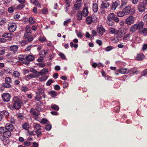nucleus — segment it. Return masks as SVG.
Wrapping results in <instances>:
<instances>
[{"mask_svg":"<svg viewBox=\"0 0 147 147\" xmlns=\"http://www.w3.org/2000/svg\"><path fill=\"white\" fill-rule=\"evenodd\" d=\"M22 102L21 100L19 98H17L13 101V106L15 109H19L22 105Z\"/></svg>","mask_w":147,"mask_h":147,"instance_id":"obj_2","label":"nucleus"},{"mask_svg":"<svg viewBox=\"0 0 147 147\" xmlns=\"http://www.w3.org/2000/svg\"><path fill=\"white\" fill-rule=\"evenodd\" d=\"M16 24L14 22H10L8 26V29L10 32H13L15 31L16 28Z\"/></svg>","mask_w":147,"mask_h":147,"instance_id":"obj_4","label":"nucleus"},{"mask_svg":"<svg viewBox=\"0 0 147 147\" xmlns=\"http://www.w3.org/2000/svg\"><path fill=\"white\" fill-rule=\"evenodd\" d=\"M141 32L144 35L147 36V29L146 28H144Z\"/></svg>","mask_w":147,"mask_h":147,"instance_id":"obj_45","label":"nucleus"},{"mask_svg":"<svg viewBox=\"0 0 147 147\" xmlns=\"http://www.w3.org/2000/svg\"><path fill=\"white\" fill-rule=\"evenodd\" d=\"M48 94L49 95H50L52 97H54V96H56L57 95V92L54 91H51L49 92Z\"/></svg>","mask_w":147,"mask_h":147,"instance_id":"obj_31","label":"nucleus"},{"mask_svg":"<svg viewBox=\"0 0 147 147\" xmlns=\"http://www.w3.org/2000/svg\"><path fill=\"white\" fill-rule=\"evenodd\" d=\"M29 22L30 24H32L34 23V21L32 17H30L29 19Z\"/></svg>","mask_w":147,"mask_h":147,"instance_id":"obj_50","label":"nucleus"},{"mask_svg":"<svg viewBox=\"0 0 147 147\" xmlns=\"http://www.w3.org/2000/svg\"><path fill=\"white\" fill-rule=\"evenodd\" d=\"M119 20V18L113 13H110L107 16L106 20V23L109 26H112L114 24V21L118 22Z\"/></svg>","mask_w":147,"mask_h":147,"instance_id":"obj_1","label":"nucleus"},{"mask_svg":"<svg viewBox=\"0 0 147 147\" xmlns=\"http://www.w3.org/2000/svg\"><path fill=\"white\" fill-rule=\"evenodd\" d=\"M36 133V131H30L28 132V133L29 135L31 136H33L35 135V134Z\"/></svg>","mask_w":147,"mask_h":147,"instance_id":"obj_60","label":"nucleus"},{"mask_svg":"<svg viewBox=\"0 0 147 147\" xmlns=\"http://www.w3.org/2000/svg\"><path fill=\"white\" fill-rule=\"evenodd\" d=\"M92 9L94 12H96L98 10L97 4L96 3H94L92 4Z\"/></svg>","mask_w":147,"mask_h":147,"instance_id":"obj_26","label":"nucleus"},{"mask_svg":"<svg viewBox=\"0 0 147 147\" xmlns=\"http://www.w3.org/2000/svg\"><path fill=\"white\" fill-rule=\"evenodd\" d=\"M27 41H26V40H24L20 42V44H21V45L22 46L24 45H25L26 44V43H27Z\"/></svg>","mask_w":147,"mask_h":147,"instance_id":"obj_59","label":"nucleus"},{"mask_svg":"<svg viewBox=\"0 0 147 147\" xmlns=\"http://www.w3.org/2000/svg\"><path fill=\"white\" fill-rule=\"evenodd\" d=\"M97 31L100 35H102L103 33L105 31V30L103 26L100 25L97 27Z\"/></svg>","mask_w":147,"mask_h":147,"instance_id":"obj_9","label":"nucleus"},{"mask_svg":"<svg viewBox=\"0 0 147 147\" xmlns=\"http://www.w3.org/2000/svg\"><path fill=\"white\" fill-rule=\"evenodd\" d=\"M89 13L88 9L87 7L84 8L82 11V14L83 16L86 17L87 16Z\"/></svg>","mask_w":147,"mask_h":147,"instance_id":"obj_19","label":"nucleus"},{"mask_svg":"<svg viewBox=\"0 0 147 147\" xmlns=\"http://www.w3.org/2000/svg\"><path fill=\"white\" fill-rule=\"evenodd\" d=\"M144 57V56L142 53H140L137 54L136 57L137 60L140 61L142 60Z\"/></svg>","mask_w":147,"mask_h":147,"instance_id":"obj_15","label":"nucleus"},{"mask_svg":"<svg viewBox=\"0 0 147 147\" xmlns=\"http://www.w3.org/2000/svg\"><path fill=\"white\" fill-rule=\"evenodd\" d=\"M30 113L32 115L34 116L37 117L39 114V113L36 112L35 111L34 109L32 108L30 111Z\"/></svg>","mask_w":147,"mask_h":147,"instance_id":"obj_20","label":"nucleus"},{"mask_svg":"<svg viewBox=\"0 0 147 147\" xmlns=\"http://www.w3.org/2000/svg\"><path fill=\"white\" fill-rule=\"evenodd\" d=\"M13 76L16 78L19 79L20 77V74L18 71H13Z\"/></svg>","mask_w":147,"mask_h":147,"instance_id":"obj_23","label":"nucleus"},{"mask_svg":"<svg viewBox=\"0 0 147 147\" xmlns=\"http://www.w3.org/2000/svg\"><path fill=\"white\" fill-rule=\"evenodd\" d=\"M117 16L119 17H122L124 16L125 14L123 11H119L117 13Z\"/></svg>","mask_w":147,"mask_h":147,"instance_id":"obj_43","label":"nucleus"},{"mask_svg":"<svg viewBox=\"0 0 147 147\" xmlns=\"http://www.w3.org/2000/svg\"><path fill=\"white\" fill-rule=\"evenodd\" d=\"M120 1L119 0H117L115 2H113L111 6L112 9L113 10H115L120 5Z\"/></svg>","mask_w":147,"mask_h":147,"instance_id":"obj_10","label":"nucleus"},{"mask_svg":"<svg viewBox=\"0 0 147 147\" xmlns=\"http://www.w3.org/2000/svg\"><path fill=\"white\" fill-rule=\"evenodd\" d=\"M36 77L33 74H30L25 77L26 80L27 81Z\"/></svg>","mask_w":147,"mask_h":147,"instance_id":"obj_16","label":"nucleus"},{"mask_svg":"<svg viewBox=\"0 0 147 147\" xmlns=\"http://www.w3.org/2000/svg\"><path fill=\"white\" fill-rule=\"evenodd\" d=\"M59 56L63 59H65L66 57L65 55L62 53H60L59 54Z\"/></svg>","mask_w":147,"mask_h":147,"instance_id":"obj_63","label":"nucleus"},{"mask_svg":"<svg viewBox=\"0 0 147 147\" xmlns=\"http://www.w3.org/2000/svg\"><path fill=\"white\" fill-rule=\"evenodd\" d=\"M21 90L22 91L26 92L28 90V88L26 86H23Z\"/></svg>","mask_w":147,"mask_h":147,"instance_id":"obj_62","label":"nucleus"},{"mask_svg":"<svg viewBox=\"0 0 147 147\" xmlns=\"http://www.w3.org/2000/svg\"><path fill=\"white\" fill-rule=\"evenodd\" d=\"M109 5L110 4L109 3H105L104 2H102L101 5L100 7L101 8H107L109 7Z\"/></svg>","mask_w":147,"mask_h":147,"instance_id":"obj_22","label":"nucleus"},{"mask_svg":"<svg viewBox=\"0 0 147 147\" xmlns=\"http://www.w3.org/2000/svg\"><path fill=\"white\" fill-rule=\"evenodd\" d=\"M147 49V44H144L143 45L142 50L144 51Z\"/></svg>","mask_w":147,"mask_h":147,"instance_id":"obj_64","label":"nucleus"},{"mask_svg":"<svg viewBox=\"0 0 147 147\" xmlns=\"http://www.w3.org/2000/svg\"><path fill=\"white\" fill-rule=\"evenodd\" d=\"M6 22V20L5 19H0V25H3Z\"/></svg>","mask_w":147,"mask_h":147,"instance_id":"obj_51","label":"nucleus"},{"mask_svg":"<svg viewBox=\"0 0 147 147\" xmlns=\"http://www.w3.org/2000/svg\"><path fill=\"white\" fill-rule=\"evenodd\" d=\"M130 35V34L129 33L126 35L123 38V40L124 41H126L129 40Z\"/></svg>","mask_w":147,"mask_h":147,"instance_id":"obj_35","label":"nucleus"},{"mask_svg":"<svg viewBox=\"0 0 147 147\" xmlns=\"http://www.w3.org/2000/svg\"><path fill=\"white\" fill-rule=\"evenodd\" d=\"M5 127H0V134H3L6 130Z\"/></svg>","mask_w":147,"mask_h":147,"instance_id":"obj_40","label":"nucleus"},{"mask_svg":"<svg viewBox=\"0 0 147 147\" xmlns=\"http://www.w3.org/2000/svg\"><path fill=\"white\" fill-rule=\"evenodd\" d=\"M48 72V71L47 69H44L41 70L40 71L38 72V73L41 75H43L47 74Z\"/></svg>","mask_w":147,"mask_h":147,"instance_id":"obj_29","label":"nucleus"},{"mask_svg":"<svg viewBox=\"0 0 147 147\" xmlns=\"http://www.w3.org/2000/svg\"><path fill=\"white\" fill-rule=\"evenodd\" d=\"M124 28L122 27H120L119 28L118 30H116V35H118L119 36L121 35L123 33V31Z\"/></svg>","mask_w":147,"mask_h":147,"instance_id":"obj_17","label":"nucleus"},{"mask_svg":"<svg viewBox=\"0 0 147 147\" xmlns=\"http://www.w3.org/2000/svg\"><path fill=\"white\" fill-rule=\"evenodd\" d=\"M23 128L26 129H28L29 128V125L28 123H26L22 125Z\"/></svg>","mask_w":147,"mask_h":147,"instance_id":"obj_47","label":"nucleus"},{"mask_svg":"<svg viewBox=\"0 0 147 147\" xmlns=\"http://www.w3.org/2000/svg\"><path fill=\"white\" fill-rule=\"evenodd\" d=\"M33 127L37 130H40L41 129V126L38 124H36L33 126Z\"/></svg>","mask_w":147,"mask_h":147,"instance_id":"obj_37","label":"nucleus"},{"mask_svg":"<svg viewBox=\"0 0 147 147\" xmlns=\"http://www.w3.org/2000/svg\"><path fill=\"white\" fill-rule=\"evenodd\" d=\"M96 18L94 16H88L86 20V23L88 24H90L93 23H96L97 22Z\"/></svg>","mask_w":147,"mask_h":147,"instance_id":"obj_3","label":"nucleus"},{"mask_svg":"<svg viewBox=\"0 0 147 147\" xmlns=\"http://www.w3.org/2000/svg\"><path fill=\"white\" fill-rule=\"evenodd\" d=\"M138 28L137 27V24H134L132 25L130 28V30L131 32H134L136 31Z\"/></svg>","mask_w":147,"mask_h":147,"instance_id":"obj_24","label":"nucleus"},{"mask_svg":"<svg viewBox=\"0 0 147 147\" xmlns=\"http://www.w3.org/2000/svg\"><path fill=\"white\" fill-rule=\"evenodd\" d=\"M47 79V77L46 76H43L42 77L40 78H39V80L40 81H44L46 80Z\"/></svg>","mask_w":147,"mask_h":147,"instance_id":"obj_57","label":"nucleus"},{"mask_svg":"<svg viewBox=\"0 0 147 147\" xmlns=\"http://www.w3.org/2000/svg\"><path fill=\"white\" fill-rule=\"evenodd\" d=\"M25 57L24 55H20L19 56L18 58L19 60L22 61L25 59Z\"/></svg>","mask_w":147,"mask_h":147,"instance_id":"obj_44","label":"nucleus"},{"mask_svg":"<svg viewBox=\"0 0 147 147\" xmlns=\"http://www.w3.org/2000/svg\"><path fill=\"white\" fill-rule=\"evenodd\" d=\"M18 47L17 45H13L9 47L10 51L14 53H16L17 52Z\"/></svg>","mask_w":147,"mask_h":147,"instance_id":"obj_13","label":"nucleus"},{"mask_svg":"<svg viewBox=\"0 0 147 147\" xmlns=\"http://www.w3.org/2000/svg\"><path fill=\"white\" fill-rule=\"evenodd\" d=\"M113 49V47L112 46H109L105 48V50L106 51H109L111 50L112 49Z\"/></svg>","mask_w":147,"mask_h":147,"instance_id":"obj_53","label":"nucleus"},{"mask_svg":"<svg viewBox=\"0 0 147 147\" xmlns=\"http://www.w3.org/2000/svg\"><path fill=\"white\" fill-rule=\"evenodd\" d=\"M14 10V8L13 7H10L8 9V11L10 13H12L13 12Z\"/></svg>","mask_w":147,"mask_h":147,"instance_id":"obj_49","label":"nucleus"},{"mask_svg":"<svg viewBox=\"0 0 147 147\" xmlns=\"http://www.w3.org/2000/svg\"><path fill=\"white\" fill-rule=\"evenodd\" d=\"M123 10L125 14L128 15L131 10V7L130 6H127L124 8Z\"/></svg>","mask_w":147,"mask_h":147,"instance_id":"obj_12","label":"nucleus"},{"mask_svg":"<svg viewBox=\"0 0 147 147\" xmlns=\"http://www.w3.org/2000/svg\"><path fill=\"white\" fill-rule=\"evenodd\" d=\"M11 131L6 130L3 134V136L5 138H8L11 135Z\"/></svg>","mask_w":147,"mask_h":147,"instance_id":"obj_21","label":"nucleus"},{"mask_svg":"<svg viewBox=\"0 0 147 147\" xmlns=\"http://www.w3.org/2000/svg\"><path fill=\"white\" fill-rule=\"evenodd\" d=\"M109 30L111 33L116 35V30L114 28H109Z\"/></svg>","mask_w":147,"mask_h":147,"instance_id":"obj_38","label":"nucleus"},{"mask_svg":"<svg viewBox=\"0 0 147 147\" xmlns=\"http://www.w3.org/2000/svg\"><path fill=\"white\" fill-rule=\"evenodd\" d=\"M34 59V57L32 55H29L26 56L25 59L30 61H33Z\"/></svg>","mask_w":147,"mask_h":147,"instance_id":"obj_27","label":"nucleus"},{"mask_svg":"<svg viewBox=\"0 0 147 147\" xmlns=\"http://www.w3.org/2000/svg\"><path fill=\"white\" fill-rule=\"evenodd\" d=\"M136 42L137 43H140L142 41V40L139 37H136L135 40Z\"/></svg>","mask_w":147,"mask_h":147,"instance_id":"obj_52","label":"nucleus"},{"mask_svg":"<svg viewBox=\"0 0 147 147\" xmlns=\"http://www.w3.org/2000/svg\"><path fill=\"white\" fill-rule=\"evenodd\" d=\"M53 82V81L51 79H50L46 83V85L48 86H50Z\"/></svg>","mask_w":147,"mask_h":147,"instance_id":"obj_58","label":"nucleus"},{"mask_svg":"<svg viewBox=\"0 0 147 147\" xmlns=\"http://www.w3.org/2000/svg\"><path fill=\"white\" fill-rule=\"evenodd\" d=\"M45 128L47 130L49 131L51 128V126L50 124H47L46 125Z\"/></svg>","mask_w":147,"mask_h":147,"instance_id":"obj_48","label":"nucleus"},{"mask_svg":"<svg viewBox=\"0 0 147 147\" xmlns=\"http://www.w3.org/2000/svg\"><path fill=\"white\" fill-rule=\"evenodd\" d=\"M77 19L78 20H81L82 18L83 14L81 11H79L77 13Z\"/></svg>","mask_w":147,"mask_h":147,"instance_id":"obj_14","label":"nucleus"},{"mask_svg":"<svg viewBox=\"0 0 147 147\" xmlns=\"http://www.w3.org/2000/svg\"><path fill=\"white\" fill-rule=\"evenodd\" d=\"M118 71L120 74H127L129 72V70L125 69H121L118 70Z\"/></svg>","mask_w":147,"mask_h":147,"instance_id":"obj_18","label":"nucleus"},{"mask_svg":"<svg viewBox=\"0 0 147 147\" xmlns=\"http://www.w3.org/2000/svg\"><path fill=\"white\" fill-rule=\"evenodd\" d=\"M41 99V97L39 93L36 92V95L35 97V100L36 101H39Z\"/></svg>","mask_w":147,"mask_h":147,"instance_id":"obj_33","label":"nucleus"},{"mask_svg":"<svg viewBox=\"0 0 147 147\" xmlns=\"http://www.w3.org/2000/svg\"><path fill=\"white\" fill-rule=\"evenodd\" d=\"M13 34L10 33H5L3 35V36L5 38H11Z\"/></svg>","mask_w":147,"mask_h":147,"instance_id":"obj_30","label":"nucleus"},{"mask_svg":"<svg viewBox=\"0 0 147 147\" xmlns=\"http://www.w3.org/2000/svg\"><path fill=\"white\" fill-rule=\"evenodd\" d=\"M147 6L142 2L140 3L138 6V10L140 12H144L145 9H147Z\"/></svg>","mask_w":147,"mask_h":147,"instance_id":"obj_5","label":"nucleus"},{"mask_svg":"<svg viewBox=\"0 0 147 147\" xmlns=\"http://www.w3.org/2000/svg\"><path fill=\"white\" fill-rule=\"evenodd\" d=\"M38 90L39 92L41 94H43L44 92L43 90L41 88H38Z\"/></svg>","mask_w":147,"mask_h":147,"instance_id":"obj_61","label":"nucleus"},{"mask_svg":"<svg viewBox=\"0 0 147 147\" xmlns=\"http://www.w3.org/2000/svg\"><path fill=\"white\" fill-rule=\"evenodd\" d=\"M144 24L142 22H140L137 24V27L138 29L142 28L143 27Z\"/></svg>","mask_w":147,"mask_h":147,"instance_id":"obj_32","label":"nucleus"},{"mask_svg":"<svg viewBox=\"0 0 147 147\" xmlns=\"http://www.w3.org/2000/svg\"><path fill=\"white\" fill-rule=\"evenodd\" d=\"M47 122V120L45 119H42L40 121V123L42 124L46 123Z\"/></svg>","mask_w":147,"mask_h":147,"instance_id":"obj_55","label":"nucleus"},{"mask_svg":"<svg viewBox=\"0 0 147 147\" xmlns=\"http://www.w3.org/2000/svg\"><path fill=\"white\" fill-rule=\"evenodd\" d=\"M48 52L45 51V50H42L40 53V57L41 58H43L45 57L46 55L47 54Z\"/></svg>","mask_w":147,"mask_h":147,"instance_id":"obj_28","label":"nucleus"},{"mask_svg":"<svg viewBox=\"0 0 147 147\" xmlns=\"http://www.w3.org/2000/svg\"><path fill=\"white\" fill-rule=\"evenodd\" d=\"M28 33H25L24 34V36L25 39H27L31 36V35L28 34Z\"/></svg>","mask_w":147,"mask_h":147,"instance_id":"obj_56","label":"nucleus"},{"mask_svg":"<svg viewBox=\"0 0 147 147\" xmlns=\"http://www.w3.org/2000/svg\"><path fill=\"white\" fill-rule=\"evenodd\" d=\"M51 107L52 109H53L56 111H58L59 109V107L55 105H52Z\"/></svg>","mask_w":147,"mask_h":147,"instance_id":"obj_42","label":"nucleus"},{"mask_svg":"<svg viewBox=\"0 0 147 147\" xmlns=\"http://www.w3.org/2000/svg\"><path fill=\"white\" fill-rule=\"evenodd\" d=\"M35 134L37 135L38 137H39L40 136H41L42 133L40 131L37 130L36 131V133Z\"/></svg>","mask_w":147,"mask_h":147,"instance_id":"obj_54","label":"nucleus"},{"mask_svg":"<svg viewBox=\"0 0 147 147\" xmlns=\"http://www.w3.org/2000/svg\"><path fill=\"white\" fill-rule=\"evenodd\" d=\"M30 1L32 3L40 8H41L40 5L39 3L38 0H30Z\"/></svg>","mask_w":147,"mask_h":147,"instance_id":"obj_25","label":"nucleus"},{"mask_svg":"<svg viewBox=\"0 0 147 147\" xmlns=\"http://www.w3.org/2000/svg\"><path fill=\"white\" fill-rule=\"evenodd\" d=\"M74 9L76 10H79L81 7V0H77L74 5Z\"/></svg>","mask_w":147,"mask_h":147,"instance_id":"obj_8","label":"nucleus"},{"mask_svg":"<svg viewBox=\"0 0 147 147\" xmlns=\"http://www.w3.org/2000/svg\"><path fill=\"white\" fill-rule=\"evenodd\" d=\"M0 114L2 116V117H6L9 115V113L8 112L5 111L1 112Z\"/></svg>","mask_w":147,"mask_h":147,"instance_id":"obj_34","label":"nucleus"},{"mask_svg":"<svg viewBox=\"0 0 147 147\" xmlns=\"http://www.w3.org/2000/svg\"><path fill=\"white\" fill-rule=\"evenodd\" d=\"M2 86L3 87L6 88H9L11 87V86L10 84H8L6 83H4L3 84Z\"/></svg>","mask_w":147,"mask_h":147,"instance_id":"obj_36","label":"nucleus"},{"mask_svg":"<svg viewBox=\"0 0 147 147\" xmlns=\"http://www.w3.org/2000/svg\"><path fill=\"white\" fill-rule=\"evenodd\" d=\"M25 31L26 33H30L31 32V30L30 27L29 26H27L25 29Z\"/></svg>","mask_w":147,"mask_h":147,"instance_id":"obj_41","label":"nucleus"},{"mask_svg":"<svg viewBox=\"0 0 147 147\" xmlns=\"http://www.w3.org/2000/svg\"><path fill=\"white\" fill-rule=\"evenodd\" d=\"M125 22L127 25H131L134 22V18L133 16H130L127 17L125 20Z\"/></svg>","mask_w":147,"mask_h":147,"instance_id":"obj_6","label":"nucleus"},{"mask_svg":"<svg viewBox=\"0 0 147 147\" xmlns=\"http://www.w3.org/2000/svg\"><path fill=\"white\" fill-rule=\"evenodd\" d=\"M23 144L24 146H30L31 144V143L29 142L27 140L26 141H24V142Z\"/></svg>","mask_w":147,"mask_h":147,"instance_id":"obj_46","label":"nucleus"},{"mask_svg":"<svg viewBox=\"0 0 147 147\" xmlns=\"http://www.w3.org/2000/svg\"><path fill=\"white\" fill-rule=\"evenodd\" d=\"M5 82L10 84L11 83V79L9 77H7L5 79Z\"/></svg>","mask_w":147,"mask_h":147,"instance_id":"obj_39","label":"nucleus"},{"mask_svg":"<svg viewBox=\"0 0 147 147\" xmlns=\"http://www.w3.org/2000/svg\"><path fill=\"white\" fill-rule=\"evenodd\" d=\"M5 127L6 130L12 131L13 130V126L11 124H6L5 125Z\"/></svg>","mask_w":147,"mask_h":147,"instance_id":"obj_11","label":"nucleus"},{"mask_svg":"<svg viewBox=\"0 0 147 147\" xmlns=\"http://www.w3.org/2000/svg\"><path fill=\"white\" fill-rule=\"evenodd\" d=\"M1 96L3 100L4 101L7 102L9 101L11 98L10 94L7 93H3L2 94Z\"/></svg>","mask_w":147,"mask_h":147,"instance_id":"obj_7","label":"nucleus"}]
</instances>
